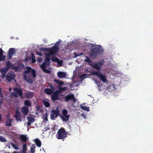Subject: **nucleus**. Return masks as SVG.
Here are the masks:
<instances>
[{
  "mask_svg": "<svg viewBox=\"0 0 153 153\" xmlns=\"http://www.w3.org/2000/svg\"><path fill=\"white\" fill-rule=\"evenodd\" d=\"M80 107L82 110H85L86 111H89L90 110L89 108L88 107L82 105Z\"/></svg>",
  "mask_w": 153,
  "mask_h": 153,
  "instance_id": "29",
  "label": "nucleus"
},
{
  "mask_svg": "<svg viewBox=\"0 0 153 153\" xmlns=\"http://www.w3.org/2000/svg\"><path fill=\"white\" fill-rule=\"evenodd\" d=\"M12 121V119H7L6 121L5 126L8 127L11 126Z\"/></svg>",
  "mask_w": 153,
  "mask_h": 153,
  "instance_id": "24",
  "label": "nucleus"
},
{
  "mask_svg": "<svg viewBox=\"0 0 153 153\" xmlns=\"http://www.w3.org/2000/svg\"><path fill=\"white\" fill-rule=\"evenodd\" d=\"M3 50L0 48V55L3 54Z\"/></svg>",
  "mask_w": 153,
  "mask_h": 153,
  "instance_id": "49",
  "label": "nucleus"
},
{
  "mask_svg": "<svg viewBox=\"0 0 153 153\" xmlns=\"http://www.w3.org/2000/svg\"><path fill=\"white\" fill-rule=\"evenodd\" d=\"M8 70L7 68H2L1 69H0V72L2 74L1 77L2 78H4L5 77Z\"/></svg>",
  "mask_w": 153,
  "mask_h": 153,
  "instance_id": "18",
  "label": "nucleus"
},
{
  "mask_svg": "<svg viewBox=\"0 0 153 153\" xmlns=\"http://www.w3.org/2000/svg\"><path fill=\"white\" fill-rule=\"evenodd\" d=\"M50 62H49L45 60L41 65L40 67L43 72L46 73H50V71L46 69V67H48L50 65Z\"/></svg>",
  "mask_w": 153,
  "mask_h": 153,
  "instance_id": "7",
  "label": "nucleus"
},
{
  "mask_svg": "<svg viewBox=\"0 0 153 153\" xmlns=\"http://www.w3.org/2000/svg\"><path fill=\"white\" fill-rule=\"evenodd\" d=\"M58 84L59 85H63L64 83L62 81H59Z\"/></svg>",
  "mask_w": 153,
  "mask_h": 153,
  "instance_id": "48",
  "label": "nucleus"
},
{
  "mask_svg": "<svg viewBox=\"0 0 153 153\" xmlns=\"http://www.w3.org/2000/svg\"><path fill=\"white\" fill-rule=\"evenodd\" d=\"M50 62H49L45 60L41 65L40 67L43 72L46 73H50V71L46 69V67H48L50 65Z\"/></svg>",
  "mask_w": 153,
  "mask_h": 153,
  "instance_id": "8",
  "label": "nucleus"
},
{
  "mask_svg": "<svg viewBox=\"0 0 153 153\" xmlns=\"http://www.w3.org/2000/svg\"><path fill=\"white\" fill-rule=\"evenodd\" d=\"M88 77V74H84L81 75L80 78L81 79H85Z\"/></svg>",
  "mask_w": 153,
  "mask_h": 153,
  "instance_id": "37",
  "label": "nucleus"
},
{
  "mask_svg": "<svg viewBox=\"0 0 153 153\" xmlns=\"http://www.w3.org/2000/svg\"><path fill=\"white\" fill-rule=\"evenodd\" d=\"M27 119L28 121L31 123H33L35 121V119L33 118L30 117H28Z\"/></svg>",
  "mask_w": 153,
  "mask_h": 153,
  "instance_id": "28",
  "label": "nucleus"
},
{
  "mask_svg": "<svg viewBox=\"0 0 153 153\" xmlns=\"http://www.w3.org/2000/svg\"><path fill=\"white\" fill-rule=\"evenodd\" d=\"M73 54L74 55L75 58H76L78 56L83 55V53L82 52L77 53V52H74L73 53Z\"/></svg>",
  "mask_w": 153,
  "mask_h": 153,
  "instance_id": "31",
  "label": "nucleus"
},
{
  "mask_svg": "<svg viewBox=\"0 0 153 153\" xmlns=\"http://www.w3.org/2000/svg\"><path fill=\"white\" fill-rule=\"evenodd\" d=\"M35 142L37 145V146L40 147L41 146V142L38 139H36L35 140Z\"/></svg>",
  "mask_w": 153,
  "mask_h": 153,
  "instance_id": "27",
  "label": "nucleus"
},
{
  "mask_svg": "<svg viewBox=\"0 0 153 153\" xmlns=\"http://www.w3.org/2000/svg\"><path fill=\"white\" fill-rule=\"evenodd\" d=\"M0 96L1 97H3V96L1 92V88H0Z\"/></svg>",
  "mask_w": 153,
  "mask_h": 153,
  "instance_id": "50",
  "label": "nucleus"
},
{
  "mask_svg": "<svg viewBox=\"0 0 153 153\" xmlns=\"http://www.w3.org/2000/svg\"><path fill=\"white\" fill-rule=\"evenodd\" d=\"M60 42V41H58L53 46L55 47L56 48L59 49V46Z\"/></svg>",
  "mask_w": 153,
  "mask_h": 153,
  "instance_id": "33",
  "label": "nucleus"
},
{
  "mask_svg": "<svg viewBox=\"0 0 153 153\" xmlns=\"http://www.w3.org/2000/svg\"><path fill=\"white\" fill-rule=\"evenodd\" d=\"M14 117L16 118L17 121L21 122L22 121L21 113L18 110H16V111Z\"/></svg>",
  "mask_w": 153,
  "mask_h": 153,
  "instance_id": "14",
  "label": "nucleus"
},
{
  "mask_svg": "<svg viewBox=\"0 0 153 153\" xmlns=\"http://www.w3.org/2000/svg\"><path fill=\"white\" fill-rule=\"evenodd\" d=\"M13 90L14 92L12 93V95L13 96L17 98L19 96L21 99L23 98V91L21 88H14Z\"/></svg>",
  "mask_w": 153,
  "mask_h": 153,
  "instance_id": "4",
  "label": "nucleus"
},
{
  "mask_svg": "<svg viewBox=\"0 0 153 153\" xmlns=\"http://www.w3.org/2000/svg\"><path fill=\"white\" fill-rule=\"evenodd\" d=\"M82 115H85L84 114H82Z\"/></svg>",
  "mask_w": 153,
  "mask_h": 153,
  "instance_id": "61",
  "label": "nucleus"
},
{
  "mask_svg": "<svg viewBox=\"0 0 153 153\" xmlns=\"http://www.w3.org/2000/svg\"><path fill=\"white\" fill-rule=\"evenodd\" d=\"M51 60L53 62H57L59 61V59L56 57L53 56L51 57Z\"/></svg>",
  "mask_w": 153,
  "mask_h": 153,
  "instance_id": "35",
  "label": "nucleus"
},
{
  "mask_svg": "<svg viewBox=\"0 0 153 153\" xmlns=\"http://www.w3.org/2000/svg\"><path fill=\"white\" fill-rule=\"evenodd\" d=\"M19 140L22 142H26L28 140L26 135L21 134L19 137Z\"/></svg>",
  "mask_w": 153,
  "mask_h": 153,
  "instance_id": "21",
  "label": "nucleus"
},
{
  "mask_svg": "<svg viewBox=\"0 0 153 153\" xmlns=\"http://www.w3.org/2000/svg\"><path fill=\"white\" fill-rule=\"evenodd\" d=\"M35 52L36 53L37 55H39V56H42V53L38 51H35Z\"/></svg>",
  "mask_w": 153,
  "mask_h": 153,
  "instance_id": "44",
  "label": "nucleus"
},
{
  "mask_svg": "<svg viewBox=\"0 0 153 153\" xmlns=\"http://www.w3.org/2000/svg\"><path fill=\"white\" fill-rule=\"evenodd\" d=\"M50 87L52 89H53V87L52 85H50Z\"/></svg>",
  "mask_w": 153,
  "mask_h": 153,
  "instance_id": "57",
  "label": "nucleus"
},
{
  "mask_svg": "<svg viewBox=\"0 0 153 153\" xmlns=\"http://www.w3.org/2000/svg\"><path fill=\"white\" fill-rule=\"evenodd\" d=\"M58 62V64L60 66H61L62 65V63L63 62V61L62 60H59V61L57 62Z\"/></svg>",
  "mask_w": 153,
  "mask_h": 153,
  "instance_id": "46",
  "label": "nucleus"
},
{
  "mask_svg": "<svg viewBox=\"0 0 153 153\" xmlns=\"http://www.w3.org/2000/svg\"><path fill=\"white\" fill-rule=\"evenodd\" d=\"M2 102L0 101V105L2 103Z\"/></svg>",
  "mask_w": 153,
  "mask_h": 153,
  "instance_id": "60",
  "label": "nucleus"
},
{
  "mask_svg": "<svg viewBox=\"0 0 153 153\" xmlns=\"http://www.w3.org/2000/svg\"><path fill=\"white\" fill-rule=\"evenodd\" d=\"M26 70L24 72V79L27 82L32 83L33 81L31 78V76L29 75H26L29 73H30L33 78L36 77V72L34 69H32L30 67H27L26 68Z\"/></svg>",
  "mask_w": 153,
  "mask_h": 153,
  "instance_id": "2",
  "label": "nucleus"
},
{
  "mask_svg": "<svg viewBox=\"0 0 153 153\" xmlns=\"http://www.w3.org/2000/svg\"><path fill=\"white\" fill-rule=\"evenodd\" d=\"M31 123L29 122V121H28V123H27V125L28 126H30L31 125Z\"/></svg>",
  "mask_w": 153,
  "mask_h": 153,
  "instance_id": "56",
  "label": "nucleus"
},
{
  "mask_svg": "<svg viewBox=\"0 0 153 153\" xmlns=\"http://www.w3.org/2000/svg\"><path fill=\"white\" fill-rule=\"evenodd\" d=\"M5 56H4L3 54L0 55V61H3L5 60Z\"/></svg>",
  "mask_w": 153,
  "mask_h": 153,
  "instance_id": "39",
  "label": "nucleus"
},
{
  "mask_svg": "<svg viewBox=\"0 0 153 153\" xmlns=\"http://www.w3.org/2000/svg\"><path fill=\"white\" fill-rule=\"evenodd\" d=\"M86 59L85 60V61L87 62L89 64H90L92 62V61L89 58L88 56H86Z\"/></svg>",
  "mask_w": 153,
  "mask_h": 153,
  "instance_id": "34",
  "label": "nucleus"
},
{
  "mask_svg": "<svg viewBox=\"0 0 153 153\" xmlns=\"http://www.w3.org/2000/svg\"><path fill=\"white\" fill-rule=\"evenodd\" d=\"M34 95V93L33 92L28 91L25 93V97L27 99H31Z\"/></svg>",
  "mask_w": 153,
  "mask_h": 153,
  "instance_id": "17",
  "label": "nucleus"
},
{
  "mask_svg": "<svg viewBox=\"0 0 153 153\" xmlns=\"http://www.w3.org/2000/svg\"><path fill=\"white\" fill-rule=\"evenodd\" d=\"M17 67H18V68L17 69V70H18L19 69H21L22 68L24 67V65L23 64L19 63L18 64V66Z\"/></svg>",
  "mask_w": 153,
  "mask_h": 153,
  "instance_id": "42",
  "label": "nucleus"
},
{
  "mask_svg": "<svg viewBox=\"0 0 153 153\" xmlns=\"http://www.w3.org/2000/svg\"><path fill=\"white\" fill-rule=\"evenodd\" d=\"M21 111L25 115H27L29 112V108L27 107L24 106L22 108Z\"/></svg>",
  "mask_w": 153,
  "mask_h": 153,
  "instance_id": "20",
  "label": "nucleus"
},
{
  "mask_svg": "<svg viewBox=\"0 0 153 153\" xmlns=\"http://www.w3.org/2000/svg\"><path fill=\"white\" fill-rule=\"evenodd\" d=\"M11 145H12V147L16 150H18L19 149V148L18 147L16 146V145L13 143H11Z\"/></svg>",
  "mask_w": 153,
  "mask_h": 153,
  "instance_id": "40",
  "label": "nucleus"
},
{
  "mask_svg": "<svg viewBox=\"0 0 153 153\" xmlns=\"http://www.w3.org/2000/svg\"><path fill=\"white\" fill-rule=\"evenodd\" d=\"M24 104L25 107H30L31 105V102L29 100H26L24 102Z\"/></svg>",
  "mask_w": 153,
  "mask_h": 153,
  "instance_id": "26",
  "label": "nucleus"
},
{
  "mask_svg": "<svg viewBox=\"0 0 153 153\" xmlns=\"http://www.w3.org/2000/svg\"><path fill=\"white\" fill-rule=\"evenodd\" d=\"M104 61L98 62L96 63H93L91 66L94 69L100 71V69L104 64Z\"/></svg>",
  "mask_w": 153,
  "mask_h": 153,
  "instance_id": "11",
  "label": "nucleus"
},
{
  "mask_svg": "<svg viewBox=\"0 0 153 153\" xmlns=\"http://www.w3.org/2000/svg\"><path fill=\"white\" fill-rule=\"evenodd\" d=\"M36 62V60L35 59V58H32V62L33 63H35Z\"/></svg>",
  "mask_w": 153,
  "mask_h": 153,
  "instance_id": "53",
  "label": "nucleus"
},
{
  "mask_svg": "<svg viewBox=\"0 0 153 153\" xmlns=\"http://www.w3.org/2000/svg\"><path fill=\"white\" fill-rule=\"evenodd\" d=\"M53 91L50 88H47L45 90V92L48 95H51L53 93Z\"/></svg>",
  "mask_w": 153,
  "mask_h": 153,
  "instance_id": "25",
  "label": "nucleus"
},
{
  "mask_svg": "<svg viewBox=\"0 0 153 153\" xmlns=\"http://www.w3.org/2000/svg\"><path fill=\"white\" fill-rule=\"evenodd\" d=\"M67 136V132L63 128L59 129L56 135V137L58 139H64Z\"/></svg>",
  "mask_w": 153,
  "mask_h": 153,
  "instance_id": "3",
  "label": "nucleus"
},
{
  "mask_svg": "<svg viewBox=\"0 0 153 153\" xmlns=\"http://www.w3.org/2000/svg\"><path fill=\"white\" fill-rule=\"evenodd\" d=\"M6 68L8 70L10 68H11L12 69L15 70L16 71H17V69L18 67H15L14 65L11 63L10 62L8 61L6 63Z\"/></svg>",
  "mask_w": 153,
  "mask_h": 153,
  "instance_id": "13",
  "label": "nucleus"
},
{
  "mask_svg": "<svg viewBox=\"0 0 153 153\" xmlns=\"http://www.w3.org/2000/svg\"><path fill=\"white\" fill-rule=\"evenodd\" d=\"M51 55H53L51 54L49 52V53H47L45 54V60L48 62H50V61L51 60Z\"/></svg>",
  "mask_w": 153,
  "mask_h": 153,
  "instance_id": "22",
  "label": "nucleus"
},
{
  "mask_svg": "<svg viewBox=\"0 0 153 153\" xmlns=\"http://www.w3.org/2000/svg\"><path fill=\"white\" fill-rule=\"evenodd\" d=\"M31 56L32 57V58H35V56L34 54L33 53H32L31 54Z\"/></svg>",
  "mask_w": 153,
  "mask_h": 153,
  "instance_id": "54",
  "label": "nucleus"
},
{
  "mask_svg": "<svg viewBox=\"0 0 153 153\" xmlns=\"http://www.w3.org/2000/svg\"><path fill=\"white\" fill-rule=\"evenodd\" d=\"M16 52L15 49L14 48H10L8 51V57L9 59L12 58L13 55Z\"/></svg>",
  "mask_w": 153,
  "mask_h": 153,
  "instance_id": "16",
  "label": "nucleus"
},
{
  "mask_svg": "<svg viewBox=\"0 0 153 153\" xmlns=\"http://www.w3.org/2000/svg\"><path fill=\"white\" fill-rule=\"evenodd\" d=\"M30 152L31 153H35V146L31 147L30 148Z\"/></svg>",
  "mask_w": 153,
  "mask_h": 153,
  "instance_id": "41",
  "label": "nucleus"
},
{
  "mask_svg": "<svg viewBox=\"0 0 153 153\" xmlns=\"http://www.w3.org/2000/svg\"><path fill=\"white\" fill-rule=\"evenodd\" d=\"M59 117L62 119L63 122H66L69 120L70 115L69 114L65 115V116L62 115L60 114Z\"/></svg>",
  "mask_w": 153,
  "mask_h": 153,
  "instance_id": "19",
  "label": "nucleus"
},
{
  "mask_svg": "<svg viewBox=\"0 0 153 153\" xmlns=\"http://www.w3.org/2000/svg\"><path fill=\"white\" fill-rule=\"evenodd\" d=\"M1 114H0V121H1Z\"/></svg>",
  "mask_w": 153,
  "mask_h": 153,
  "instance_id": "58",
  "label": "nucleus"
},
{
  "mask_svg": "<svg viewBox=\"0 0 153 153\" xmlns=\"http://www.w3.org/2000/svg\"><path fill=\"white\" fill-rule=\"evenodd\" d=\"M62 115L65 116V115H67V114H68V111L66 109H64L62 111Z\"/></svg>",
  "mask_w": 153,
  "mask_h": 153,
  "instance_id": "38",
  "label": "nucleus"
},
{
  "mask_svg": "<svg viewBox=\"0 0 153 153\" xmlns=\"http://www.w3.org/2000/svg\"><path fill=\"white\" fill-rule=\"evenodd\" d=\"M92 74L94 75H96L103 82H107V79L105 76L101 74L100 72L98 71H94L92 72Z\"/></svg>",
  "mask_w": 153,
  "mask_h": 153,
  "instance_id": "6",
  "label": "nucleus"
},
{
  "mask_svg": "<svg viewBox=\"0 0 153 153\" xmlns=\"http://www.w3.org/2000/svg\"><path fill=\"white\" fill-rule=\"evenodd\" d=\"M65 99L66 102H68L70 100L73 101V103H74L76 101V99L74 94L71 93H70L67 95H66L65 97Z\"/></svg>",
  "mask_w": 153,
  "mask_h": 153,
  "instance_id": "9",
  "label": "nucleus"
},
{
  "mask_svg": "<svg viewBox=\"0 0 153 153\" xmlns=\"http://www.w3.org/2000/svg\"><path fill=\"white\" fill-rule=\"evenodd\" d=\"M44 105L46 107H48L50 106V104L49 102L47 101H44L43 102Z\"/></svg>",
  "mask_w": 153,
  "mask_h": 153,
  "instance_id": "32",
  "label": "nucleus"
},
{
  "mask_svg": "<svg viewBox=\"0 0 153 153\" xmlns=\"http://www.w3.org/2000/svg\"><path fill=\"white\" fill-rule=\"evenodd\" d=\"M59 89L60 90H61V91H63V90H65L66 89V88L65 87H63V88H59Z\"/></svg>",
  "mask_w": 153,
  "mask_h": 153,
  "instance_id": "52",
  "label": "nucleus"
},
{
  "mask_svg": "<svg viewBox=\"0 0 153 153\" xmlns=\"http://www.w3.org/2000/svg\"><path fill=\"white\" fill-rule=\"evenodd\" d=\"M37 61L38 62H42V59L41 57H39L37 59Z\"/></svg>",
  "mask_w": 153,
  "mask_h": 153,
  "instance_id": "47",
  "label": "nucleus"
},
{
  "mask_svg": "<svg viewBox=\"0 0 153 153\" xmlns=\"http://www.w3.org/2000/svg\"><path fill=\"white\" fill-rule=\"evenodd\" d=\"M59 111L58 107L56 108V110L53 109L51 111L50 118L51 120H54L57 117L59 116Z\"/></svg>",
  "mask_w": 153,
  "mask_h": 153,
  "instance_id": "5",
  "label": "nucleus"
},
{
  "mask_svg": "<svg viewBox=\"0 0 153 153\" xmlns=\"http://www.w3.org/2000/svg\"><path fill=\"white\" fill-rule=\"evenodd\" d=\"M48 115H47V113H46L45 116H44V120H45V121H48Z\"/></svg>",
  "mask_w": 153,
  "mask_h": 153,
  "instance_id": "45",
  "label": "nucleus"
},
{
  "mask_svg": "<svg viewBox=\"0 0 153 153\" xmlns=\"http://www.w3.org/2000/svg\"><path fill=\"white\" fill-rule=\"evenodd\" d=\"M15 76L16 75L12 71H10L6 75L5 77L7 81L10 82L15 79Z\"/></svg>",
  "mask_w": 153,
  "mask_h": 153,
  "instance_id": "10",
  "label": "nucleus"
},
{
  "mask_svg": "<svg viewBox=\"0 0 153 153\" xmlns=\"http://www.w3.org/2000/svg\"><path fill=\"white\" fill-rule=\"evenodd\" d=\"M103 49L100 45H92L91 48V52L89 55L90 57L95 58L97 55L102 54Z\"/></svg>",
  "mask_w": 153,
  "mask_h": 153,
  "instance_id": "1",
  "label": "nucleus"
},
{
  "mask_svg": "<svg viewBox=\"0 0 153 153\" xmlns=\"http://www.w3.org/2000/svg\"><path fill=\"white\" fill-rule=\"evenodd\" d=\"M23 149L22 151V153H27V146L26 144H24L23 145Z\"/></svg>",
  "mask_w": 153,
  "mask_h": 153,
  "instance_id": "30",
  "label": "nucleus"
},
{
  "mask_svg": "<svg viewBox=\"0 0 153 153\" xmlns=\"http://www.w3.org/2000/svg\"><path fill=\"white\" fill-rule=\"evenodd\" d=\"M59 49L56 48L55 47H53L51 48H48V51L53 55H55L58 51Z\"/></svg>",
  "mask_w": 153,
  "mask_h": 153,
  "instance_id": "15",
  "label": "nucleus"
},
{
  "mask_svg": "<svg viewBox=\"0 0 153 153\" xmlns=\"http://www.w3.org/2000/svg\"><path fill=\"white\" fill-rule=\"evenodd\" d=\"M40 50L41 51H48V48H40Z\"/></svg>",
  "mask_w": 153,
  "mask_h": 153,
  "instance_id": "43",
  "label": "nucleus"
},
{
  "mask_svg": "<svg viewBox=\"0 0 153 153\" xmlns=\"http://www.w3.org/2000/svg\"><path fill=\"white\" fill-rule=\"evenodd\" d=\"M54 81L55 82H56V83H58L59 82V80L58 79H55L54 80Z\"/></svg>",
  "mask_w": 153,
  "mask_h": 153,
  "instance_id": "55",
  "label": "nucleus"
},
{
  "mask_svg": "<svg viewBox=\"0 0 153 153\" xmlns=\"http://www.w3.org/2000/svg\"><path fill=\"white\" fill-rule=\"evenodd\" d=\"M57 75L58 77L60 78H62L66 76L64 72L62 71L58 72Z\"/></svg>",
  "mask_w": 153,
  "mask_h": 153,
  "instance_id": "23",
  "label": "nucleus"
},
{
  "mask_svg": "<svg viewBox=\"0 0 153 153\" xmlns=\"http://www.w3.org/2000/svg\"><path fill=\"white\" fill-rule=\"evenodd\" d=\"M49 129V128H46L45 130V131H46L47 130H48Z\"/></svg>",
  "mask_w": 153,
  "mask_h": 153,
  "instance_id": "59",
  "label": "nucleus"
},
{
  "mask_svg": "<svg viewBox=\"0 0 153 153\" xmlns=\"http://www.w3.org/2000/svg\"><path fill=\"white\" fill-rule=\"evenodd\" d=\"M0 141L3 142H7V140L3 137L0 136Z\"/></svg>",
  "mask_w": 153,
  "mask_h": 153,
  "instance_id": "36",
  "label": "nucleus"
},
{
  "mask_svg": "<svg viewBox=\"0 0 153 153\" xmlns=\"http://www.w3.org/2000/svg\"><path fill=\"white\" fill-rule=\"evenodd\" d=\"M36 109L37 111H39L40 109V107L38 105L36 106Z\"/></svg>",
  "mask_w": 153,
  "mask_h": 153,
  "instance_id": "51",
  "label": "nucleus"
},
{
  "mask_svg": "<svg viewBox=\"0 0 153 153\" xmlns=\"http://www.w3.org/2000/svg\"><path fill=\"white\" fill-rule=\"evenodd\" d=\"M59 92V91H56L51 95V99L53 101L60 100L58 95L60 93Z\"/></svg>",
  "mask_w": 153,
  "mask_h": 153,
  "instance_id": "12",
  "label": "nucleus"
}]
</instances>
